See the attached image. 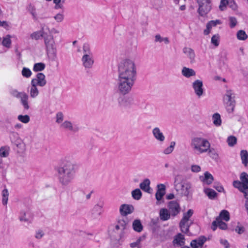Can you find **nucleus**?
<instances>
[{
	"label": "nucleus",
	"mask_w": 248,
	"mask_h": 248,
	"mask_svg": "<svg viewBox=\"0 0 248 248\" xmlns=\"http://www.w3.org/2000/svg\"><path fill=\"white\" fill-rule=\"evenodd\" d=\"M136 67L133 61L126 59L119 63L117 87L120 94L125 95L130 92L136 79Z\"/></svg>",
	"instance_id": "f257e3e1"
},
{
	"label": "nucleus",
	"mask_w": 248,
	"mask_h": 248,
	"mask_svg": "<svg viewBox=\"0 0 248 248\" xmlns=\"http://www.w3.org/2000/svg\"><path fill=\"white\" fill-rule=\"evenodd\" d=\"M59 180L63 186H67L70 183L74 178L75 173L74 165L67 162L58 169Z\"/></svg>",
	"instance_id": "f03ea898"
},
{
	"label": "nucleus",
	"mask_w": 248,
	"mask_h": 248,
	"mask_svg": "<svg viewBox=\"0 0 248 248\" xmlns=\"http://www.w3.org/2000/svg\"><path fill=\"white\" fill-rule=\"evenodd\" d=\"M190 146L192 151L197 155L211 152L210 143L207 139L203 138L195 137L192 138Z\"/></svg>",
	"instance_id": "7ed1b4c3"
},
{
	"label": "nucleus",
	"mask_w": 248,
	"mask_h": 248,
	"mask_svg": "<svg viewBox=\"0 0 248 248\" xmlns=\"http://www.w3.org/2000/svg\"><path fill=\"white\" fill-rule=\"evenodd\" d=\"M82 51L83 56L81 58L82 65L85 69H91L93 67L94 60L90 45L84 43L83 45Z\"/></svg>",
	"instance_id": "20e7f679"
},
{
	"label": "nucleus",
	"mask_w": 248,
	"mask_h": 248,
	"mask_svg": "<svg viewBox=\"0 0 248 248\" xmlns=\"http://www.w3.org/2000/svg\"><path fill=\"white\" fill-rule=\"evenodd\" d=\"M182 178L180 175L175 176L174 178V186L177 191H180L181 194L187 198L191 195L192 193L191 184L188 182L179 183V180Z\"/></svg>",
	"instance_id": "39448f33"
},
{
	"label": "nucleus",
	"mask_w": 248,
	"mask_h": 248,
	"mask_svg": "<svg viewBox=\"0 0 248 248\" xmlns=\"http://www.w3.org/2000/svg\"><path fill=\"white\" fill-rule=\"evenodd\" d=\"M223 103L227 112L232 113L235 106V94L232 90H227L223 96Z\"/></svg>",
	"instance_id": "423d86ee"
},
{
	"label": "nucleus",
	"mask_w": 248,
	"mask_h": 248,
	"mask_svg": "<svg viewBox=\"0 0 248 248\" xmlns=\"http://www.w3.org/2000/svg\"><path fill=\"white\" fill-rule=\"evenodd\" d=\"M44 41L48 57L54 60L57 55V49L53 36L51 35L46 36L45 37Z\"/></svg>",
	"instance_id": "0eeeda50"
},
{
	"label": "nucleus",
	"mask_w": 248,
	"mask_h": 248,
	"mask_svg": "<svg viewBox=\"0 0 248 248\" xmlns=\"http://www.w3.org/2000/svg\"><path fill=\"white\" fill-rule=\"evenodd\" d=\"M44 41L48 57L54 60L57 55V49L53 36L51 35L46 36L45 37Z\"/></svg>",
	"instance_id": "6e6552de"
},
{
	"label": "nucleus",
	"mask_w": 248,
	"mask_h": 248,
	"mask_svg": "<svg viewBox=\"0 0 248 248\" xmlns=\"http://www.w3.org/2000/svg\"><path fill=\"white\" fill-rule=\"evenodd\" d=\"M196 1L199 6L198 12L200 16H205L210 11L212 8L211 0H196Z\"/></svg>",
	"instance_id": "1a4fd4ad"
},
{
	"label": "nucleus",
	"mask_w": 248,
	"mask_h": 248,
	"mask_svg": "<svg viewBox=\"0 0 248 248\" xmlns=\"http://www.w3.org/2000/svg\"><path fill=\"white\" fill-rule=\"evenodd\" d=\"M119 105L123 108H130L135 104L134 99L131 96L119 97L118 99Z\"/></svg>",
	"instance_id": "9d476101"
},
{
	"label": "nucleus",
	"mask_w": 248,
	"mask_h": 248,
	"mask_svg": "<svg viewBox=\"0 0 248 248\" xmlns=\"http://www.w3.org/2000/svg\"><path fill=\"white\" fill-rule=\"evenodd\" d=\"M60 127L64 130L73 133H76L79 130V128L77 124H74L68 120H66L62 123L60 125Z\"/></svg>",
	"instance_id": "9b49d317"
},
{
	"label": "nucleus",
	"mask_w": 248,
	"mask_h": 248,
	"mask_svg": "<svg viewBox=\"0 0 248 248\" xmlns=\"http://www.w3.org/2000/svg\"><path fill=\"white\" fill-rule=\"evenodd\" d=\"M168 207L171 215L173 217L177 216L181 211V207L179 203L175 201L170 202Z\"/></svg>",
	"instance_id": "f8f14e48"
},
{
	"label": "nucleus",
	"mask_w": 248,
	"mask_h": 248,
	"mask_svg": "<svg viewBox=\"0 0 248 248\" xmlns=\"http://www.w3.org/2000/svg\"><path fill=\"white\" fill-rule=\"evenodd\" d=\"M104 202H100L94 205L91 211L92 217L95 219L101 216L102 213V208L104 206Z\"/></svg>",
	"instance_id": "ddd939ff"
},
{
	"label": "nucleus",
	"mask_w": 248,
	"mask_h": 248,
	"mask_svg": "<svg viewBox=\"0 0 248 248\" xmlns=\"http://www.w3.org/2000/svg\"><path fill=\"white\" fill-rule=\"evenodd\" d=\"M192 87L195 94L198 97L202 96L203 93V83L202 81L197 79L192 83Z\"/></svg>",
	"instance_id": "4468645a"
},
{
	"label": "nucleus",
	"mask_w": 248,
	"mask_h": 248,
	"mask_svg": "<svg viewBox=\"0 0 248 248\" xmlns=\"http://www.w3.org/2000/svg\"><path fill=\"white\" fill-rule=\"evenodd\" d=\"M46 83L45 76L42 73H39L36 75V78L31 80V84H34L41 87L44 86Z\"/></svg>",
	"instance_id": "2eb2a0df"
},
{
	"label": "nucleus",
	"mask_w": 248,
	"mask_h": 248,
	"mask_svg": "<svg viewBox=\"0 0 248 248\" xmlns=\"http://www.w3.org/2000/svg\"><path fill=\"white\" fill-rule=\"evenodd\" d=\"M134 211V206L132 205L128 204H122L119 209L120 213L122 216H126L132 213Z\"/></svg>",
	"instance_id": "dca6fc26"
},
{
	"label": "nucleus",
	"mask_w": 248,
	"mask_h": 248,
	"mask_svg": "<svg viewBox=\"0 0 248 248\" xmlns=\"http://www.w3.org/2000/svg\"><path fill=\"white\" fill-rule=\"evenodd\" d=\"M166 193V186L164 184H160L157 186V191L155 193V199L157 204L159 203Z\"/></svg>",
	"instance_id": "f3484780"
},
{
	"label": "nucleus",
	"mask_w": 248,
	"mask_h": 248,
	"mask_svg": "<svg viewBox=\"0 0 248 248\" xmlns=\"http://www.w3.org/2000/svg\"><path fill=\"white\" fill-rule=\"evenodd\" d=\"M152 134L154 138L158 141L160 142L164 141L165 137L159 127H154L152 130Z\"/></svg>",
	"instance_id": "a211bd4d"
},
{
	"label": "nucleus",
	"mask_w": 248,
	"mask_h": 248,
	"mask_svg": "<svg viewBox=\"0 0 248 248\" xmlns=\"http://www.w3.org/2000/svg\"><path fill=\"white\" fill-rule=\"evenodd\" d=\"M183 52L189 60L190 63L193 64L195 62L196 55L193 49L190 47H185L183 49Z\"/></svg>",
	"instance_id": "6ab92c4d"
},
{
	"label": "nucleus",
	"mask_w": 248,
	"mask_h": 248,
	"mask_svg": "<svg viewBox=\"0 0 248 248\" xmlns=\"http://www.w3.org/2000/svg\"><path fill=\"white\" fill-rule=\"evenodd\" d=\"M206 238L204 236H201L197 239L192 240L190 245L192 248H201L206 242Z\"/></svg>",
	"instance_id": "aec40b11"
},
{
	"label": "nucleus",
	"mask_w": 248,
	"mask_h": 248,
	"mask_svg": "<svg viewBox=\"0 0 248 248\" xmlns=\"http://www.w3.org/2000/svg\"><path fill=\"white\" fill-rule=\"evenodd\" d=\"M217 227H218L221 230H226L227 228V225L221 219L216 218V220L213 222L211 228L214 231H215Z\"/></svg>",
	"instance_id": "412c9836"
},
{
	"label": "nucleus",
	"mask_w": 248,
	"mask_h": 248,
	"mask_svg": "<svg viewBox=\"0 0 248 248\" xmlns=\"http://www.w3.org/2000/svg\"><path fill=\"white\" fill-rule=\"evenodd\" d=\"M200 179L203 183V185H209L213 182L214 178L211 174L206 171L204 173V176L200 177Z\"/></svg>",
	"instance_id": "4be33fe9"
},
{
	"label": "nucleus",
	"mask_w": 248,
	"mask_h": 248,
	"mask_svg": "<svg viewBox=\"0 0 248 248\" xmlns=\"http://www.w3.org/2000/svg\"><path fill=\"white\" fill-rule=\"evenodd\" d=\"M182 74L186 78L196 76V72L192 68L183 67L182 69Z\"/></svg>",
	"instance_id": "5701e85b"
},
{
	"label": "nucleus",
	"mask_w": 248,
	"mask_h": 248,
	"mask_svg": "<svg viewBox=\"0 0 248 248\" xmlns=\"http://www.w3.org/2000/svg\"><path fill=\"white\" fill-rule=\"evenodd\" d=\"M171 214L169 210L166 208H162L159 211V217L163 221L169 220Z\"/></svg>",
	"instance_id": "b1692460"
},
{
	"label": "nucleus",
	"mask_w": 248,
	"mask_h": 248,
	"mask_svg": "<svg viewBox=\"0 0 248 248\" xmlns=\"http://www.w3.org/2000/svg\"><path fill=\"white\" fill-rule=\"evenodd\" d=\"M233 185L235 187L238 188L240 191L244 193L245 197L247 198L248 193V190L245 188V186H244L241 181H235L233 182Z\"/></svg>",
	"instance_id": "393cba45"
},
{
	"label": "nucleus",
	"mask_w": 248,
	"mask_h": 248,
	"mask_svg": "<svg viewBox=\"0 0 248 248\" xmlns=\"http://www.w3.org/2000/svg\"><path fill=\"white\" fill-rule=\"evenodd\" d=\"M150 181L149 179H145L140 185V188L144 191L150 193Z\"/></svg>",
	"instance_id": "a878e982"
},
{
	"label": "nucleus",
	"mask_w": 248,
	"mask_h": 248,
	"mask_svg": "<svg viewBox=\"0 0 248 248\" xmlns=\"http://www.w3.org/2000/svg\"><path fill=\"white\" fill-rule=\"evenodd\" d=\"M191 224V222L185 221L181 220L179 223V226L181 228V231L184 233H188L189 227Z\"/></svg>",
	"instance_id": "bb28decb"
},
{
	"label": "nucleus",
	"mask_w": 248,
	"mask_h": 248,
	"mask_svg": "<svg viewBox=\"0 0 248 248\" xmlns=\"http://www.w3.org/2000/svg\"><path fill=\"white\" fill-rule=\"evenodd\" d=\"M20 102L25 110H28L30 108V105L29 104V96L25 93L20 98Z\"/></svg>",
	"instance_id": "cd10ccee"
},
{
	"label": "nucleus",
	"mask_w": 248,
	"mask_h": 248,
	"mask_svg": "<svg viewBox=\"0 0 248 248\" xmlns=\"http://www.w3.org/2000/svg\"><path fill=\"white\" fill-rule=\"evenodd\" d=\"M184 239L185 238L184 235L181 233H179L178 235L175 236L173 241V243L174 245H177L178 246H181L185 243Z\"/></svg>",
	"instance_id": "c85d7f7f"
},
{
	"label": "nucleus",
	"mask_w": 248,
	"mask_h": 248,
	"mask_svg": "<svg viewBox=\"0 0 248 248\" xmlns=\"http://www.w3.org/2000/svg\"><path fill=\"white\" fill-rule=\"evenodd\" d=\"M240 157L242 164L247 167L248 165V152L247 150H243L240 152Z\"/></svg>",
	"instance_id": "c756f323"
},
{
	"label": "nucleus",
	"mask_w": 248,
	"mask_h": 248,
	"mask_svg": "<svg viewBox=\"0 0 248 248\" xmlns=\"http://www.w3.org/2000/svg\"><path fill=\"white\" fill-rule=\"evenodd\" d=\"M216 218H219V219L224 220L225 221H228L230 219V214L228 211L223 210H222L218 217Z\"/></svg>",
	"instance_id": "7c9ffc66"
},
{
	"label": "nucleus",
	"mask_w": 248,
	"mask_h": 248,
	"mask_svg": "<svg viewBox=\"0 0 248 248\" xmlns=\"http://www.w3.org/2000/svg\"><path fill=\"white\" fill-rule=\"evenodd\" d=\"M31 97L34 98L39 94V91L37 88V85L34 84H31V87L30 91Z\"/></svg>",
	"instance_id": "2f4dec72"
},
{
	"label": "nucleus",
	"mask_w": 248,
	"mask_h": 248,
	"mask_svg": "<svg viewBox=\"0 0 248 248\" xmlns=\"http://www.w3.org/2000/svg\"><path fill=\"white\" fill-rule=\"evenodd\" d=\"M240 178L248 192V174L246 172H243L241 174Z\"/></svg>",
	"instance_id": "473e14b6"
},
{
	"label": "nucleus",
	"mask_w": 248,
	"mask_h": 248,
	"mask_svg": "<svg viewBox=\"0 0 248 248\" xmlns=\"http://www.w3.org/2000/svg\"><path fill=\"white\" fill-rule=\"evenodd\" d=\"M133 228L134 231L137 232H140L143 229V226L141 222L139 219L135 220L132 224Z\"/></svg>",
	"instance_id": "72a5a7b5"
},
{
	"label": "nucleus",
	"mask_w": 248,
	"mask_h": 248,
	"mask_svg": "<svg viewBox=\"0 0 248 248\" xmlns=\"http://www.w3.org/2000/svg\"><path fill=\"white\" fill-rule=\"evenodd\" d=\"M213 124L217 126H220L221 124V119L219 113H216L212 116Z\"/></svg>",
	"instance_id": "f704fd0d"
},
{
	"label": "nucleus",
	"mask_w": 248,
	"mask_h": 248,
	"mask_svg": "<svg viewBox=\"0 0 248 248\" xmlns=\"http://www.w3.org/2000/svg\"><path fill=\"white\" fill-rule=\"evenodd\" d=\"M204 192L210 199H214L217 195L215 191L211 188H205Z\"/></svg>",
	"instance_id": "c9c22d12"
},
{
	"label": "nucleus",
	"mask_w": 248,
	"mask_h": 248,
	"mask_svg": "<svg viewBox=\"0 0 248 248\" xmlns=\"http://www.w3.org/2000/svg\"><path fill=\"white\" fill-rule=\"evenodd\" d=\"M237 38L239 40L245 41L248 38V35L247 34L245 31L243 30H239L237 31L236 34Z\"/></svg>",
	"instance_id": "e433bc0d"
},
{
	"label": "nucleus",
	"mask_w": 248,
	"mask_h": 248,
	"mask_svg": "<svg viewBox=\"0 0 248 248\" xmlns=\"http://www.w3.org/2000/svg\"><path fill=\"white\" fill-rule=\"evenodd\" d=\"M44 31H39L33 32L30 35V37L32 39L37 40L43 36Z\"/></svg>",
	"instance_id": "4c0bfd02"
},
{
	"label": "nucleus",
	"mask_w": 248,
	"mask_h": 248,
	"mask_svg": "<svg viewBox=\"0 0 248 248\" xmlns=\"http://www.w3.org/2000/svg\"><path fill=\"white\" fill-rule=\"evenodd\" d=\"M131 194L133 199L136 200H139L142 196V193L139 188L133 190Z\"/></svg>",
	"instance_id": "58836bf2"
},
{
	"label": "nucleus",
	"mask_w": 248,
	"mask_h": 248,
	"mask_svg": "<svg viewBox=\"0 0 248 248\" xmlns=\"http://www.w3.org/2000/svg\"><path fill=\"white\" fill-rule=\"evenodd\" d=\"M193 214V211L192 209H189L187 212L184 213L183 217L181 220L191 222L189 220V218L192 216Z\"/></svg>",
	"instance_id": "ea45409f"
},
{
	"label": "nucleus",
	"mask_w": 248,
	"mask_h": 248,
	"mask_svg": "<svg viewBox=\"0 0 248 248\" xmlns=\"http://www.w3.org/2000/svg\"><path fill=\"white\" fill-rule=\"evenodd\" d=\"M126 224L127 223L124 220H119L118 222V224L115 226V229L117 230H123L126 228Z\"/></svg>",
	"instance_id": "a19ab883"
},
{
	"label": "nucleus",
	"mask_w": 248,
	"mask_h": 248,
	"mask_svg": "<svg viewBox=\"0 0 248 248\" xmlns=\"http://www.w3.org/2000/svg\"><path fill=\"white\" fill-rule=\"evenodd\" d=\"M25 92H19L16 89H11L10 91V93L11 95L14 97H16L17 98H20L23 94H24Z\"/></svg>",
	"instance_id": "79ce46f5"
},
{
	"label": "nucleus",
	"mask_w": 248,
	"mask_h": 248,
	"mask_svg": "<svg viewBox=\"0 0 248 248\" xmlns=\"http://www.w3.org/2000/svg\"><path fill=\"white\" fill-rule=\"evenodd\" d=\"M175 142L171 141L170 143V146L165 149L163 151V153L165 155H169L172 152L175 146Z\"/></svg>",
	"instance_id": "37998d69"
},
{
	"label": "nucleus",
	"mask_w": 248,
	"mask_h": 248,
	"mask_svg": "<svg viewBox=\"0 0 248 248\" xmlns=\"http://www.w3.org/2000/svg\"><path fill=\"white\" fill-rule=\"evenodd\" d=\"M45 68V64L44 63L42 62H39L35 63L33 70L34 71L38 72V71H41L43 70Z\"/></svg>",
	"instance_id": "c03bdc74"
},
{
	"label": "nucleus",
	"mask_w": 248,
	"mask_h": 248,
	"mask_svg": "<svg viewBox=\"0 0 248 248\" xmlns=\"http://www.w3.org/2000/svg\"><path fill=\"white\" fill-rule=\"evenodd\" d=\"M9 148L2 147L0 148V156L1 157H6L9 155Z\"/></svg>",
	"instance_id": "a18cd8bd"
},
{
	"label": "nucleus",
	"mask_w": 248,
	"mask_h": 248,
	"mask_svg": "<svg viewBox=\"0 0 248 248\" xmlns=\"http://www.w3.org/2000/svg\"><path fill=\"white\" fill-rule=\"evenodd\" d=\"M42 30H48L51 36H52L51 35L53 34H57L59 33V31L54 28H53L51 30H49L48 27L47 26H46L45 24L42 25Z\"/></svg>",
	"instance_id": "49530a36"
},
{
	"label": "nucleus",
	"mask_w": 248,
	"mask_h": 248,
	"mask_svg": "<svg viewBox=\"0 0 248 248\" xmlns=\"http://www.w3.org/2000/svg\"><path fill=\"white\" fill-rule=\"evenodd\" d=\"M17 119L21 122L24 124H27L30 121V118L28 115H19L17 117Z\"/></svg>",
	"instance_id": "de8ad7c7"
},
{
	"label": "nucleus",
	"mask_w": 248,
	"mask_h": 248,
	"mask_svg": "<svg viewBox=\"0 0 248 248\" xmlns=\"http://www.w3.org/2000/svg\"><path fill=\"white\" fill-rule=\"evenodd\" d=\"M2 203L3 205H6L8 199L9 193L7 189H4L2 191Z\"/></svg>",
	"instance_id": "09e8293b"
},
{
	"label": "nucleus",
	"mask_w": 248,
	"mask_h": 248,
	"mask_svg": "<svg viewBox=\"0 0 248 248\" xmlns=\"http://www.w3.org/2000/svg\"><path fill=\"white\" fill-rule=\"evenodd\" d=\"M227 143L229 146H233L236 143L237 139L234 136H229L227 140Z\"/></svg>",
	"instance_id": "8fccbe9b"
},
{
	"label": "nucleus",
	"mask_w": 248,
	"mask_h": 248,
	"mask_svg": "<svg viewBox=\"0 0 248 248\" xmlns=\"http://www.w3.org/2000/svg\"><path fill=\"white\" fill-rule=\"evenodd\" d=\"M11 44V41L10 39V36L9 35H7L6 37H4L2 42V44L3 46L9 47L10 46Z\"/></svg>",
	"instance_id": "3c124183"
},
{
	"label": "nucleus",
	"mask_w": 248,
	"mask_h": 248,
	"mask_svg": "<svg viewBox=\"0 0 248 248\" xmlns=\"http://www.w3.org/2000/svg\"><path fill=\"white\" fill-rule=\"evenodd\" d=\"M22 75L26 78H30L31 75V71L28 68L24 67L22 69Z\"/></svg>",
	"instance_id": "603ef678"
},
{
	"label": "nucleus",
	"mask_w": 248,
	"mask_h": 248,
	"mask_svg": "<svg viewBox=\"0 0 248 248\" xmlns=\"http://www.w3.org/2000/svg\"><path fill=\"white\" fill-rule=\"evenodd\" d=\"M219 39V36L218 34L214 35L211 38L212 44H213L216 47L218 46Z\"/></svg>",
	"instance_id": "864d4df0"
},
{
	"label": "nucleus",
	"mask_w": 248,
	"mask_h": 248,
	"mask_svg": "<svg viewBox=\"0 0 248 248\" xmlns=\"http://www.w3.org/2000/svg\"><path fill=\"white\" fill-rule=\"evenodd\" d=\"M64 116L62 112H59L56 115V122L57 124H62L63 123Z\"/></svg>",
	"instance_id": "5fc2aeb1"
},
{
	"label": "nucleus",
	"mask_w": 248,
	"mask_h": 248,
	"mask_svg": "<svg viewBox=\"0 0 248 248\" xmlns=\"http://www.w3.org/2000/svg\"><path fill=\"white\" fill-rule=\"evenodd\" d=\"M229 25L231 28H234L237 24V21L235 17L230 16L229 17Z\"/></svg>",
	"instance_id": "6e6d98bb"
},
{
	"label": "nucleus",
	"mask_w": 248,
	"mask_h": 248,
	"mask_svg": "<svg viewBox=\"0 0 248 248\" xmlns=\"http://www.w3.org/2000/svg\"><path fill=\"white\" fill-rule=\"evenodd\" d=\"M221 24V22L219 20H211L208 23H207V25H208V28L210 27L211 29L213 27H215L217 25H219Z\"/></svg>",
	"instance_id": "4d7b16f0"
},
{
	"label": "nucleus",
	"mask_w": 248,
	"mask_h": 248,
	"mask_svg": "<svg viewBox=\"0 0 248 248\" xmlns=\"http://www.w3.org/2000/svg\"><path fill=\"white\" fill-rule=\"evenodd\" d=\"M53 2L55 4V8L56 9L62 8L63 1H62V0H53Z\"/></svg>",
	"instance_id": "13d9d810"
},
{
	"label": "nucleus",
	"mask_w": 248,
	"mask_h": 248,
	"mask_svg": "<svg viewBox=\"0 0 248 248\" xmlns=\"http://www.w3.org/2000/svg\"><path fill=\"white\" fill-rule=\"evenodd\" d=\"M54 18L57 21V22H61L64 19V16L62 13H59L54 16Z\"/></svg>",
	"instance_id": "bf43d9fd"
},
{
	"label": "nucleus",
	"mask_w": 248,
	"mask_h": 248,
	"mask_svg": "<svg viewBox=\"0 0 248 248\" xmlns=\"http://www.w3.org/2000/svg\"><path fill=\"white\" fill-rule=\"evenodd\" d=\"M141 241V237L139 238L136 242L131 243L130 244V247L131 248H134L135 247H138V248H140V245Z\"/></svg>",
	"instance_id": "052dcab7"
},
{
	"label": "nucleus",
	"mask_w": 248,
	"mask_h": 248,
	"mask_svg": "<svg viewBox=\"0 0 248 248\" xmlns=\"http://www.w3.org/2000/svg\"><path fill=\"white\" fill-rule=\"evenodd\" d=\"M228 4L227 0H221L219 8L221 11H223L226 8V5Z\"/></svg>",
	"instance_id": "680f3d73"
},
{
	"label": "nucleus",
	"mask_w": 248,
	"mask_h": 248,
	"mask_svg": "<svg viewBox=\"0 0 248 248\" xmlns=\"http://www.w3.org/2000/svg\"><path fill=\"white\" fill-rule=\"evenodd\" d=\"M44 235V233L42 230H39L36 232L35 237L37 239H41Z\"/></svg>",
	"instance_id": "e2e57ef3"
},
{
	"label": "nucleus",
	"mask_w": 248,
	"mask_h": 248,
	"mask_svg": "<svg viewBox=\"0 0 248 248\" xmlns=\"http://www.w3.org/2000/svg\"><path fill=\"white\" fill-rule=\"evenodd\" d=\"M238 225L237 226L236 228L235 229L236 232H237L239 234H241L244 232V228L241 226L239 225V223H238Z\"/></svg>",
	"instance_id": "0e129e2a"
},
{
	"label": "nucleus",
	"mask_w": 248,
	"mask_h": 248,
	"mask_svg": "<svg viewBox=\"0 0 248 248\" xmlns=\"http://www.w3.org/2000/svg\"><path fill=\"white\" fill-rule=\"evenodd\" d=\"M201 167L199 165H194L191 166V170L194 172H198L201 171Z\"/></svg>",
	"instance_id": "69168bd1"
},
{
	"label": "nucleus",
	"mask_w": 248,
	"mask_h": 248,
	"mask_svg": "<svg viewBox=\"0 0 248 248\" xmlns=\"http://www.w3.org/2000/svg\"><path fill=\"white\" fill-rule=\"evenodd\" d=\"M220 243L224 246L225 248H229L230 247L229 244L227 240L223 239H220Z\"/></svg>",
	"instance_id": "338daca9"
},
{
	"label": "nucleus",
	"mask_w": 248,
	"mask_h": 248,
	"mask_svg": "<svg viewBox=\"0 0 248 248\" xmlns=\"http://www.w3.org/2000/svg\"><path fill=\"white\" fill-rule=\"evenodd\" d=\"M21 214H23V215H21L19 217L20 220L21 221L28 222L29 221V219L25 217V216H26L25 213V212H23Z\"/></svg>",
	"instance_id": "774afa93"
}]
</instances>
